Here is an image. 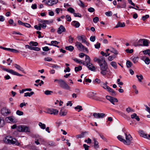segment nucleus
I'll list each match as a JSON object with an SVG mask.
<instances>
[{
    "mask_svg": "<svg viewBox=\"0 0 150 150\" xmlns=\"http://www.w3.org/2000/svg\"><path fill=\"white\" fill-rule=\"evenodd\" d=\"M4 142L8 144H15L17 146L20 145V143L15 138H13L12 137L10 136L5 137L3 139Z\"/></svg>",
    "mask_w": 150,
    "mask_h": 150,
    "instance_id": "nucleus-1",
    "label": "nucleus"
},
{
    "mask_svg": "<svg viewBox=\"0 0 150 150\" xmlns=\"http://www.w3.org/2000/svg\"><path fill=\"white\" fill-rule=\"evenodd\" d=\"M95 81L98 83H100V86L104 89L109 92H111L112 93V89L107 85V82H106L105 83H104L103 82H101L100 80L98 79H95Z\"/></svg>",
    "mask_w": 150,
    "mask_h": 150,
    "instance_id": "nucleus-2",
    "label": "nucleus"
},
{
    "mask_svg": "<svg viewBox=\"0 0 150 150\" xmlns=\"http://www.w3.org/2000/svg\"><path fill=\"white\" fill-rule=\"evenodd\" d=\"M101 70V73L103 75L106 74L107 72V67L105 59H104V62H101V63L99 64Z\"/></svg>",
    "mask_w": 150,
    "mask_h": 150,
    "instance_id": "nucleus-3",
    "label": "nucleus"
},
{
    "mask_svg": "<svg viewBox=\"0 0 150 150\" xmlns=\"http://www.w3.org/2000/svg\"><path fill=\"white\" fill-rule=\"evenodd\" d=\"M125 140H124V144L126 145H129L132 143L131 141L132 138L130 134L127 135V134H125Z\"/></svg>",
    "mask_w": 150,
    "mask_h": 150,
    "instance_id": "nucleus-4",
    "label": "nucleus"
},
{
    "mask_svg": "<svg viewBox=\"0 0 150 150\" xmlns=\"http://www.w3.org/2000/svg\"><path fill=\"white\" fill-rule=\"evenodd\" d=\"M75 46L76 47L78 50L81 51H83L84 50L88 51V50L87 48L85 47L81 43L77 41L76 42Z\"/></svg>",
    "mask_w": 150,
    "mask_h": 150,
    "instance_id": "nucleus-5",
    "label": "nucleus"
},
{
    "mask_svg": "<svg viewBox=\"0 0 150 150\" xmlns=\"http://www.w3.org/2000/svg\"><path fill=\"white\" fill-rule=\"evenodd\" d=\"M17 130L20 132H30V129L29 127L21 125L17 127Z\"/></svg>",
    "mask_w": 150,
    "mask_h": 150,
    "instance_id": "nucleus-6",
    "label": "nucleus"
},
{
    "mask_svg": "<svg viewBox=\"0 0 150 150\" xmlns=\"http://www.w3.org/2000/svg\"><path fill=\"white\" fill-rule=\"evenodd\" d=\"M58 83L62 88L67 90H70V87L63 80L60 79L58 81Z\"/></svg>",
    "mask_w": 150,
    "mask_h": 150,
    "instance_id": "nucleus-7",
    "label": "nucleus"
},
{
    "mask_svg": "<svg viewBox=\"0 0 150 150\" xmlns=\"http://www.w3.org/2000/svg\"><path fill=\"white\" fill-rule=\"evenodd\" d=\"M45 112L47 113L55 115L58 114L59 111L57 109H54L48 108L46 110Z\"/></svg>",
    "mask_w": 150,
    "mask_h": 150,
    "instance_id": "nucleus-8",
    "label": "nucleus"
},
{
    "mask_svg": "<svg viewBox=\"0 0 150 150\" xmlns=\"http://www.w3.org/2000/svg\"><path fill=\"white\" fill-rule=\"evenodd\" d=\"M1 68L4 71H6L8 72H9L13 75H16L19 76H23L22 75L14 71L13 70L10 69L8 70L7 69L4 68L2 67H1Z\"/></svg>",
    "mask_w": 150,
    "mask_h": 150,
    "instance_id": "nucleus-9",
    "label": "nucleus"
},
{
    "mask_svg": "<svg viewBox=\"0 0 150 150\" xmlns=\"http://www.w3.org/2000/svg\"><path fill=\"white\" fill-rule=\"evenodd\" d=\"M93 116L95 118L97 119L103 118L105 116V115L103 113H94Z\"/></svg>",
    "mask_w": 150,
    "mask_h": 150,
    "instance_id": "nucleus-10",
    "label": "nucleus"
},
{
    "mask_svg": "<svg viewBox=\"0 0 150 150\" xmlns=\"http://www.w3.org/2000/svg\"><path fill=\"white\" fill-rule=\"evenodd\" d=\"M90 60H89V62H87V60L85 62L86 65L88 68V69L91 71H93L95 70V67L93 65V64L90 63Z\"/></svg>",
    "mask_w": 150,
    "mask_h": 150,
    "instance_id": "nucleus-11",
    "label": "nucleus"
},
{
    "mask_svg": "<svg viewBox=\"0 0 150 150\" xmlns=\"http://www.w3.org/2000/svg\"><path fill=\"white\" fill-rule=\"evenodd\" d=\"M1 113L4 115H7L10 113V112L9 109L6 108H3L1 110Z\"/></svg>",
    "mask_w": 150,
    "mask_h": 150,
    "instance_id": "nucleus-12",
    "label": "nucleus"
},
{
    "mask_svg": "<svg viewBox=\"0 0 150 150\" xmlns=\"http://www.w3.org/2000/svg\"><path fill=\"white\" fill-rule=\"evenodd\" d=\"M58 1V0H48L47 2H45V4L49 6H52L56 4Z\"/></svg>",
    "mask_w": 150,
    "mask_h": 150,
    "instance_id": "nucleus-13",
    "label": "nucleus"
},
{
    "mask_svg": "<svg viewBox=\"0 0 150 150\" xmlns=\"http://www.w3.org/2000/svg\"><path fill=\"white\" fill-rule=\"evenodd\" d=\"M104 59L105 58L103 57H101L99 58L95 57L94 59V61L95 62H97L99 64L101 63V62H104Z\"/></svg>",
    "mask_w": 150,
    "mask_h": 150,
    "instance_id": "nucleus-14",
    "label": "nucleus"
},
{
    "mask_svg": "<svg viewBox=\"0 0 150 150\" xmlns=\"http://www.w3.org/2000/svg\"><path fill=\"white\" fill-rule=\"evenodd\" d=\"M66 31L65 28L62 25H60L59 27L58 28L57 32L59 34H61L63 32Z\"/></svg>",
    "mask_w": 150,
    "mask_h": 150,
    "instance_id": "nucleus-15",
    "label": "nucleus"
},
{
    "mask_svg": "<svg viewBox=\"0 0 150 150\" xmlns=\"http://www.w3.org/2000/svg\"><path fill=\"white\" fill-rule=\"evenodd\" d=\"M79 56L81 58H82L84 56H85V61L87 60V62H89V60H90V58L87 55L85 54L84 53H81L79 54Z\"/></svg>",
    "mask_w": 150,
    "mask_h": 150,
    "instance_id": "nucleus-16",
    "label": "nucleus"
},
{
    "mask_svg": "<svg viewBox=\"0 0 150 150\" xmlns=\"http://www.w3.org/2000/svg\"><path fill=\"white\" fill-rule=\"evenodd\" d=\"M67 111L64 109V108L62 107L60 111L59 114L61 116H64L67 115Z\"/></svg>",
    "mask_w": 150,
    "mask_h": 150,
    "instance_id": "nucleus-17",
    "label": "nucleus"
},
{
    "mask_svg": "<svg viewBox=\"0 0 150 150\" xmlns=\"http://www.w3.org/2000/svg\"><path fill=\"white\" fill-rule=\"evenodd\" d=\"M79 41H82V42L83 43L85 42V41L86 39V38L84 35L78 36L77 37Z\"/></svg>",
    "mask_w": 150,
    "mask_h": 150,
    "instance_id": "nucleus-18",
    "label": "nucleus"
},
{
    "mask_svg": "<svg viewBox=\"0 0 150 150\" xmlns=\"http://www.w3.org/2000/svg\"><path fill=\"white\" fill-rule=\"evenodd\" d=\"M143 39H141L139 40L137 43H134V45L135 46H142L143 45L142 44L143 43Z\"/></svg>",
    "mask_w": 150,
    "mask_h": 150,
    "instance_id": "nucleus-19",
    "label": "nucleus"
},
{
    "mask_svg": "<svg viewBox=\"0 0 150 150\" xmlns=\"http://www.w3.org/2000/svg\"><path fill=\"white\" fill-rule=\"evenodd\" d=\"M71 24L73 26H75L76 28H79L80 25V23L76 21H72L71 23Z\"/></svg>",
    "mask_w": 150,
    "mask_h": 150,
    "instance_id": "nucleus-20",
    "label": "nucleus"
},
{
    "mask_svg": "<svg viewBox=\"0 0 150 150\" xmlns=\"http://www.w3.org/2000/svg\"><path fill=\"white\" fill-rule=\"evenodd\" d=\"M142 59L144 60L145 63L147 64H149L150 63V60L148 57H143L142 58Z\"/></svg>",
    "mask_w": 150,
    "mask_h": 150,
    "instance_id": "nucleus-21",
    "label": "nucleus"
},
{
    "mask_svg": "<svg viewBox=\"0 0 150 150\" xmlns=\"http://www.w3.org/2000/svg\"><path fill=\"white\" fill-rule=\"evenodd\" d=\"M139 133L140 136L145 138H148L147 135L146 134H145L143 131H139Z\"/></svg>",
    "mask_w": 150,
    "mask_h": 150,
    "instance_id": "nucleus-22",
    "label": "nucleus"
},
{
    "mask_svg": "<svg viewBox=\"0 0 150 150\" xmlns=\"http://www.w3.org/2000/svg\"><path fill=\"white\" fill-rule=\"evenodd\" d=\"M14 67L18 70L20 71L23 72H24V70L23 68L21 67L18 65L15 64H14Z\"/></svg>",
    "mask_w": 150,
    "mask_h": 150,
    "instance_id": "nucleus-23",
    "label": "nucleus"
},
{
    "mask_svg": "<svg viewBox=\"0 0 150 150\" xmlns=\"http://www.w3.org/2000/svg\"><path fill=\"white\" fill-rule=\"evenodd\" d=\"M125 26V25L124 23L123 22L120 23V22H118L116 25L115 26V28H118L119 27H123Z\"/></svg>",
    "mask_w": 150,
    "mask_h": 150,
    "instance_id": "nucleus-24",
    "label": "nucleus"
},
{
    "mask_svg": "<svg viewBox=\"0 0 150 150\" xmlns=\"http://www.w3.org/2000/svg\"><path fill=\"white\" fill-rule=\"evenodd\" d=\"M118 53V51L113 48V59L117 57Z\"/></svg>",
    "mask_w": 150,
    "mask_h": 150,
    "instance_id": "nucleus-25",
    "label": "nucleus"
},
{
    "mask_svg": "<svg viewBox=\"0 0 150 150\" xmlns=\"http://www.w3.org/2000/svg\"><path fill=\"white\" fill-rule=\"evenodd\" d=\"M87 133V132H82L81 134L76 135V137L77 139L83 137H84V135L85 134Z\"/></svg>",
    "mask_w": 150,
    "mask_h": 150,
    "instance_id": "nucleus-26",
    "label": "nucleus"
},
{
    "mask_svg": "<svg viewBox=\"0 0 150 150\" xmlns=\"http://www.w3.org/2000/svg\"><path fill=\"white\" fill-rule=\"evenodd\" d=\"M94 141V147L95 149H97L99 147L98 142L96 140L95 138L93 139Z\"/></svg>",
    "mask_w": 150,
    "mask_h": 150,
    "instance_id": "nucleus-27",
    "label": "nucleus"
},
{
    "mask_svg": "<svg viewBox=\"0 0 150 150\" xmlns=\"http://www.w3.org/2000/svg\"><path fill=\"white\" fill-rule=\"evenodd\" d=\"M40 22L41 23H45L46 24H49L52 23L53 22V20L52 19L50 20H44L41 21Z\"/></svg>",
    "mask_w": 150,
    "mask_h": 150,
    "instance_id": "nucleus-28",
    "label": "nucleus"
},
{
    "mask_svg": "<svg viewBox=\"0 0 150 150\" xmlns=\"http://www.w3.org/2000/svg\"><path fill=\"white\" fill-rule=\"evenodd\" d=\"M73 60L76 62L78 63H81L83 65H85L86 63L85 62V61H83V62H82L80 60H79L77 58H75L73 59Z\"/></svg>",
    "mask_w": 150,
    "mask_h": 150,
    "instance_id": "nucleus-29",
    "label": "nucleus"
},
{
    "mask_svg": "<svg viewBox=\"0 0 150 150\" xmlns=\"http://www.w3.org/2000/svg\"><path fill=\"white\" fill-rule=\"evenodd\" d=\"M65 49L70 52H72L74 49V47L72 46H69L66 47Z\"/></svg>",
    "mask_w": 150,
    "mask_h": 150,
    "instance_id": "nucleus-30",
    "label": "nucleus"
},
{
    "mask_svg": "<svg viewBox=\"0 0 150 150\" xmlns=\"http://www.w3.org/2000/svg\"><path fill=\"white\" fill-rule=\"evenodd\" d=\"M149 43V41L146 39H143V45L144 46H148Z\"/></svg>",
    "mask_w": 150,
    "mask_h": 150,
    "instance_id": "nucleus-31",
    "label": "nucleus"
},
{
    "mask_svg": "<svg viewBox=\"0 0 150 150\" xmlns=\"http://www.w3.org/2000/svg\"><path fill=\"white\" fill-rule=\"evenodd\" d=\"M34 94V92L33 91H31L30 93L27 92L24 93V96L27 97L29 96L30 97L33 95Z\"/></svg>",
    "mask_w": 150,
    "mask_h": 150,
    "instance_id": "nucleus-32",
    "label": "nucleus"
},
{
    "mask_svg": "<svg viewBox=\"0 0 150 150\" xmlns=\"http://www.w3.org/2000/svg\"><path fill=\"white\" fill-rule=\"evenodd\" d=\"M136 77L137 78L138 81L139 82H141L142 80L143 79V76L142 74L140 75L139 76L137 75Z\"/></svg>",
    "mask_w": 150,
    "mask_h": 150,
    "instance_id": "nucleus-33",
    "label": "nucleus"
},
{
    "mask_svg": "<svg viewBox=\"0 0 150 150\" xmlns=\"http://www.w3.org/2000/svg\"><path fill=\"white\" fill-rule=\"evenodd\" d=\"M112 52V50H110L109 49H107L106 50V57L109 56L110 54V53Z\"/></svg>",
    "mask_w": 150,
    "mask_h": 150,
    "instance_id": "nucleus-34",
    "label": "nucleus"
},
{
    "mask_svg": "<svg viewBox=\"0 0 150 150\" xmlns=\"http://www.w3.org/2000/svg\"><path fill=\"white\" fill-rule=\"evenodd\" d=\"M4 124V120L2 118L0 117V127H2Z\"/></svg>",
    "mask_w": 150,
    "mask_h": 150,
    "instance_id": "nucleus-35",
    "label": "nucleus"
},
{
    "mask_svg": "<svg viewBox=\"0 0 150 150\" xmlns=\"http://www.w3.org/2000/svg\"><path fill=\"white\" fill-rule=\"evenodd\" d=\"M143 52L144 54H148L149 56H150V50H146L143 51Z\"/></svg>",
    "mask_w": 150,
    "mask_h": 150,
    "instance_id": "nucleus-36",
    "label": "nucleus"
},
{
    "mask_svg": "<svg viewBox=\"0 0 150 150\" xmlns=\"http://www.w3.org/2000/svg\"><path fill=\"white\" fill-rule=\"evenodd\" d=\"M132 64L128 60L126 62V66L127 67L130 68L132 67Z\"/></svg>",
    "mask_w": 150,
    "mask_h": 150,
    "instance_id": "nucleus-37",
    "label": "nucleus"
},
{
    "mask_svg": "<svg viewBox=\"0 0 150 150\" xmlns=\"http://www.w3.org/2000/svg\"><path fill=\"white\" fill-rule=\"evenodd\" d=\"M39 125L42 129H44L46 128V125L44 124H42V122H40L39 123Z\"/></svg>",
    "mask_w": 150,
    "mask_h": 150,
    "instance_id": "nucleus-38",
    "label": "nucleus"
},
{
    "mask_svg": "<svg viewBox=\"0 0 150 150\" xmlns=\"http://www.w3.org/2000/svg\"><path fill=\"white\" fill-rule=\"evenodd\" d=\"M74 109L76 110H79L78 111V112H80V111L83 110L82 107L80 105H77V106L74 108Z\"/></svg>",
    "mask_w": 150,
    "mask_h": 150,
    "instance_id": "nucleus-39",
    "label": "nucleus"
},
{
    "mask_svg": "<svg viewBox=\"0 0 150 150\" xmlns=\"http://www.w3.org/2000/svg\"><path fill=\"white\" fill-rule=\"evenodd\" d=\"M59 42H57L56 41H52L51 42V45H53L54 46H56V45H58L59 43Z\"/></svg>",
    "mask_w": 150,
    "mask_h": 150,
    "instance_id": "nucleus-40",
    "label": "nucleus"
},
{
    "mask_svg": "<svg viewBox=\"0 0 150 150\" xmlns=\"http://www.w3.org/2000/svg\"><path fill=\"white\" fill-rule=\"evenodd\" d=\"M8 51H9L15 53H18L19 52V51L18 50L15 49H11L10 48H8Z\"/></svg>",
    "mask_w": 150,
    "mask_h": 150,
    "instance_id": "nucleus-41",
    "label": "nucleus"
},
{
    "mask_svg": "<svg viewBox=\"0 0 150 150\" xmlns=\"http://www.w3.org/2000/svg\"><path fill=\"white\" fill-rule=\"evenodd\" d=\"M29 44L30 45L32 46H36L38 45V43L36 42H30Z\"/></svg>",
    "mask_w": 150,
    "mask_h": 150,
    "instance_id": "nucleus-42",
    "label": "nucleus"
},
{
    "mask_svg": "<svg viewBox=\"0 0 150 150\" xmlns=\"http://www.w3.org/2000/svg\"><path fill=\"white\" fill-rule=\"evenodd\" d=\"M106 98L109 100L111 103H112V97L109 96H106Z\"/></svg>",
    "mask_w": 150,
    "mask_h": 150,
    "instance_id": "nucleus-43",
    "label": "nucleus"
},
{
    "mask_svg": "<svg viewBox=\"0 0 150 150\" xmlns=\"http://www.w3.org/2000/svg\"><path fill=\"white\" fill-rule=\"evenodd\" d=\"M41 24H38V26L37 25H35L34 26V28L38 30H41Z\"/></svg>",
    "mask_w": 150,
    "mask_h": 150,
    "instance_id": "nucleus-44",
    "label": "nucleus"
},
{
    "mask_svg": "<svg viewBox=\"0 0 150 150\" xmlns=\"http://www.w3.org/2000/svg\"><path fill=\"white\" fill-rule=\"evenodd\" d=\"M78 4L80 6L82 7L83 8L85 7L84 4L81 0H79L78 2Z\"/></svg>",
    "mask_w": 150,
    "mask_h": 150,
    "instance_id": "nucleus-45",
    "label": "nucleus"
},
{
    "mask_svg": "<svg viewBox=\"0 0 150 150\" xmlns=\"http://www.w3.org/2000/svg\"><path fill=\"white\" fill-rule=\"evenodd\" d=\"M117 137L120 141L124 143V139L122 137L121 135H119Z\"/></svg>",
    "mask_w": 150,
    "mask_h": 150,
    "instance_id": "nucleus-46",
    "label": "nucleus"
},
{
    "mask_svg": "<svg viewBox=\"0 0 150 150\" xmlns=\"http://www.w3.org/2000/svg\"><path fill=\"white\" fill-rule=\"evenodd\" d=\"M32 90V89L31 88H26L22 89L21 91L20 92V93H22L26 91H31Z\"/></svg>",
    "mask_w": 150,
    "mask_h": 150,
    "instance_id": "nucleus-47",
    "label": "nucleus"
},
{
    "mask_svg": "<svg viewBox=\"0 0 150 150\" xmlns=\"http://www.w3.org/2000/svg\"><path fill=\"white\" fill-rule=\"evenodd\" d=\"M82 69V67L80 66H79L78 67H75V71L76 72H77L80 71Z\"/></svg>",
    "mask_w": 150,
    "mask_h": 150,
    "instance_id": "nucleus-48",
    "label": "nucleus"
},
{
    "mask_svg": "<svg viewBox=\"0 0 150 150\" xmlns=\"http://www.w3.org/2000/svg\"><path fill=\"white\" fill-rule=\"evenodd\" d=\"M13 118V117H7L6 118V119L7 120H9L10 122H14V120Z\"/></svg>",
    "mask_w": 150,
    "mask_h": 150,
    "instance_id": "nucleus-49",
    "label": "nucleus"
},
{
    "mask_svg": "<svg viewBox=\"0 0 150 150\" xmlns=\"http://www.w3.org/2000/svg\"><path fill=\"white\" fill-rule=\"evenodd\" d=\"M105 14L108 17L111 16H112V13L111 11H109L105 12Z\"/></svg>",
    "mask_w": 150,
    "mask_h": 150,
    "instance_id": "nucleus-50",
    "label": "nucleus"
},
{
    "mask_svg": "<svg viewBox=\"0 0 150 150\" xmlns=\"http://www.w3.org/2000/svg\"><path fill=\"white\" fill-rule=\"evenodd\" d=\"M67 11L70 12L71 13H73L74 14V9L72 8H68L67 9Z\"/></svg>",
    "mask_w": 150,
    "mask_h": 150,
    "instance_id": "nucleus-51",
    "label": "nucleus"
},
{
    "mask_svg": "<svg viewBox=\"0 0 150 150\" xmlns=\"http://www.w3.org/2000/svg\"><path fill=\"white\" fill-rule=\"evenodd\" d=\"M53 92L51 91L47 90L45 92V94L46 95H48L51 94Z\"/></svg>",
    "mask_w": 150,
    "mask_h": 150,
    "instance_id": "nucleus-52",
    "label": "nucleus"
},
{
    "mask_svg": "<svg viewBox=\"0 0 150 150\" xmlns=\"http://www.w3.org/2000/svg\"><path fill=\"white\" fill-rule=\"evenodd\" d=\"M96 94V93L93 92H90L88 93V95L90 97H92L93 96H95Z\"/></svg>",
    "mask_w": 150,
    "mask_h": 150,
    "instance_id": "nucleus-53",
    "label": "nucleus"
},
{
    "mask_svg": "<svg viewBox=\"0 0 150 150\" xmlns=\"http://www.w3.org/2000/svg\"><path fill=\"white\" fill-rule=\"evenodd\" d=\"M16 114L19 115H22L23 114V113L22 111H20L19 110H17L16 111Z\"/></svg>",
    "mask_w": 150,
    "mask_h": 150,
    "instance_id": "nucleus-54",
    "label": "nucleus"
},
{
    "mask_svg": "<svg viewBox=\"0 0 150 150\" xmlns=\"http://www.w3.org/2000/svg\"><path fill=\"white\" fill-rule=\"evenodd\" d=\"M44 60L45 61L50 62L52 60V59L50 57H47L44 59Z\"/></svg>",
    "mask_w": 150,
    "mask_h": 150,
    "instance_id": "nucleus-55",
    "label": "nucleus"
},
{
    "mask_svg": "<svg viewBox=\"0 0 150 150\" xmlns=\"http://www.w3.org/2000/svg\"><path fill=\"white\" fill-rule=\"evenodd\" d=\"M149 17V15H146L145 16H143L142 17V19L143 21H145L146 19L148 18Z\"/></svg>",
    "mask_w": 150,
    "mask_h": 150,
    "instance_id": "nucleus-56",
    "label": "nucleus"
},
{
    "mask_svg": "<svg viewBox=\"0 0 150 150\" xmlns=\"http://www.w3.org/2000/svg\"><path fill=\"white\" fill-rule=\"evenodd\" d=\"M99 19L98 17H96L93 18V21L94 23H96L99 21Z\"/></svg>",
    "mask_w": 150,
    "mask_h": 150,
    "instance_id": "nucleus-57",
    "label": "nucleus"
},
{
    "mask_svg": "<svg viewBox=\"0 0 150 150\" xmlns=\"http://www.w3.org/2000/svg\"><path fill=\"white\" fill-rule=\"evenodd\" d=\"M138 58L137 57H135L132 59V61L134 63H136L138 62Z\"/></svg>",
    "mask_w": 150,
    "mask_h": 150,
    "instance_id": "nucleus-58",
    "label": "nucleus"
},
{
    "mask_svg": "<svg viewBox=\"0 0 150 150\" xmlns=\"http://www.w3.org/2000/svg\"><path fill=\"white\" fill-rule=\"evenodd\" d=\"M126 110L128 113H129L130 112H134L133 110L129 107L127 108L126 109Z\"/></svg>",
    "mask_w": 150,
    "mask_h": 150,
    "instance_id": "nucleus-59",
    "label": "nucleus"
},
{
    "mask_svg": "<svg viewBox=\"0 0 150 150\" xmlns=\"http://www.w3.org/2000/svg\"><path fill=\"white\" fill-rule=\"evenodd\" d=\"M74 16L75 17H81V14L78 13H74L73 14Z\"/></svg>",
    "mask_w": 150,
    "mask_h": 150,
    "instance_id": "nucleus-60",
    "label": "nucleus"
},
{
    "mask_svg": "<svg viewBox=\"0 0 150 150\" xmlns=\"http://www.w3.org/2000/svg\"><path fill=\"white\" fill-rule=\"evenodd\" d=\"M85 82L86 83H90L91 82V79H84V80L83 81V83L84 84L85 83Z\"/></svg>",
    "mask_w": 150,
    "mask_h": 150,
    "instance_id": "nucleus-61",
    "label": "nucleus"
},
{
    "mask_svg": "<svg viewBox=\"0 0 150 150\" xmlns=\"http://www.w3.org/2000/svg\"><path fill=\"white\" fill-rule=\"evenodd\" d=\"M144 106L146 108L145 110L150 114V108L147 105H145Z\"/></svg>",
    "mask_w": 150,
    "mask_h": 150,
    "instance_id": "nucleus-62",
    "label": "nucleus"
},
{
    "mask_svg": "<svg viewBox=\"0 0 150 150\" xmlns=\"http://www.w3.org/2000/svg\"><path fill=\"white\" fill-rule=\"evenodd\" d=\"M100 44L99 43H97L94 45L95 48L96 49H98L100 47Z\"/></svg>",
    "mask_w": 150,
    "mask_h": 150,
    "instance_id": "nucleus-63",
    "label": "nucleus"
},
{
    "mask_svg": "<svg viewBox=\"0 0 150 150\" xmlns=\"http://www.w3.org/2000/svg\"><path fill=\"white\" fill-rule=\"evenodd\" d=\"M95 40L96 37L95 36H91L90 38V40L92 42H94Z\"/></svg>",
    "mask_w": 150,
    "mask_h": 150,
    "instance_id": "nucleus-64",
    "label": "nucleus"
}]
</instances>
